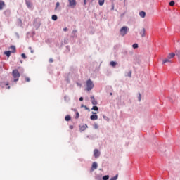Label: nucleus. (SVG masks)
<instances>
[{
    "label": "nucleus",
    "instance_id": "nucleus-1",
    "mask_svg": "<svg viewBox=\"0 0 180 180\" xmlns=\"http://www.w3.org/2000/svg\"><path fill=\"white\" fill-rule=\"evenodd\" d=\"M12 75L14 78V82H18V81H19V78L20 77V73L19 72V71L15 69L12 72Z\"/></svg>",
    "mask_w": 180,
    "mask_h": 180
},
{
    "label": "nucleus",
    "instance_id": "nucleus-2",
    "mask_svg": "<svg viewBox=\"0 0 180 180\" xmlns=\"http://www.w3.org/2000/svg\"><path fill=\"white\" fill-rule=\"evenodd\" d=\"M129 32V27L127 26H124L122 27L120 30V36H122V37L124 36H126V34H127V32Z\"/></svg>",
    "mask_w": 180,
    "mask_h": 180
},
{
    "label": "nucleus",
    "instance_id": "nucleus-3",
    "mask_svg": "<svg viewBox=\"0 0 180 180\" xmlns=\"http://www.w3.org/2000/svg\"><path fill=\"white\" fill-rule=\"evenodd\" d=\"M94 82H92L91 79H89L86 81V90L91 91L94 89Z\"/></svg>",
    "mask_w": 180,
    "mask_h": 180
},
{
    "label": "nucleus",
    "instance_id": "nucleus-4",
    "mask_svg": "<svg viewBox=\"0 0 180 180\" xmlns=\"http://www.w3.org/2000/svg\"><path fill=\"white\" fill-rule=\"evenodd\" d=\"M171 63H172V60H171L168 58H167L162 60L163 65H167V64H171Z\"/></svg>",
    "mask_w": 180,
    "mask_h": 180
},
{
    "label": "nucleus",
    "instance_id": "nucleus-5",
    "mask_svg": "<svg viewBox=\"0 0 180 180\" xmlns=\"http://www.w3.org/2000/svg\"><path fill=\"white\" fill-rule=\"evenodd\" d=\"M86 129H88V125L86 124L79 126V130L81 131H85V130H86Z\"/></svg>",
    "mask_w": 180,
    "mask_h": 180
},
{
    "label": "nucleus",
    "instance_id": "nucleus-6",
    "mask_svg": "<svg viewBox=\"0 0 180 180\" xmlns=\"http://www.w3.org/2000/svg\"><path fill=\"white\" fill-rule=\"evenodd\" d=\"M94 155L96 158H98L101 155V152L98 149H95L94 152Z\"/></svg>",
    "mask_w": 180,
    "mask_h": 180
},
{
    "label": "nucleus",
    "instance_id": "nucleus-7",
    "mask_svg": "<svg viewBox=\"0 0 180 180\" xmlns=\"http://www.w3.org/2000/svg\"><path fill=\"white\" fill-rule=\"evenodd\" d=\"M70 6H75L77 1L75 0H68Z\"/></svg>",
    "mask_w": 180,
    "mask_h": 180
},
{
    "label": "nucleus",
    "instance_id": "nucleus-8",
    "mask_svg": "<svg viewBox=\"0 0 180 180\" xmlns=\"http://www.w3.org/2000/svg\"><path fill=\"white\" fill-rule=\"evenodd\" d=\"M91 103H92V105H98V101H96L95 100V96H91Z\"/></svg>",
    "mask_w": 180,
    "mask_h": 180
},
{
    "label": "nucleus",
    "instance_id": "nucleus-9",
    "mask_svg": "<svg viewBox=\"0 0 180 180\" xmlns=\"http://www.w3.org/2000/svg\"><path fill=\"white\" fill-rule=\"evenodd\" d=\"M139 34L141 36V37H146V29L143 28L141 31H140Z\"/></svg>",
    "mask_w": 180,
    "mask_h": 180
},
{
    "label": "nucleus",
    "instance_id": "nucleus-10",
    "mask_svg": "<svg viewBox=\"0 0 180 180\" xmlns=\"http://www.w3.org/2000/svg\"><path fill=\"white\" fill-rule=\"evenodd\" d=\"M98 168V163L96 162H93L91 169L94 171V169H96Z\"/></svg>",
    "mask_w": 180,
    "mask_h": 180
},
{
    "label": "nucleus",
    "instance_id": "nucleus-11",
    "mask_svg": "<svg viewBox=\"0 0 180 180\" xmlns=\"http://www.w3.org/2000/svg\"><path fill=\"white\" fill-rule=\"evenodd\" d=\"M174 57H175V53H169L168 56H167V58L169 60H171L172 58H174Z\"/></svg>",
    "mask_w": 180,
    "mask_h": 180
},
{
    "label": "nucleus",
    "instance_id": "nucleus-12",
    "mask_svg": "<svg viewBox=\"0 0 180 180\" xmlns=\"http://www.w3.org/2000/svg\"><path fill=\"white\" fill-rule=\"evenodd\" d=\"M91 120H98V115H92L90 116Z\"/></svg>",
    "mask_w": 180,
    "mask_h": 180
},
{
    "label": "nucleus",
    "instance_id": "nucleus-13",
    "mask_svg": "<svg viewBox=\"0 0 180 180\" xmlns=\"http://www.w3.org/2000/svg\"><path fill=\"white\" fill-rule=\"evenodd\" d=\"M4 6H5V2L4 1H0V11L4 9Z\"/></svg>",
    "mask_w": 180,
    "mask_h": 180
},
{
    "label": "nucleus",
    "instance_id": "nucleus-14",
    "mask_svg": "<svg viewBox=\"0 0 180 180\" xmlns=\"http://www.w3.org/2000/svg\"><path fill=\"white\" fill-rule=\"evenodd\" d=\"M25 4H26L27 8H29L30 9V8H32V3H30V1L26 0Z\"/></svg>",
    "mask_w": 180,
    "mask_h": 180
},
{
    "label": "nucleus",
    "instance_id": "nucleus-15",
    "mask_svg": "<svg viewBox=\"0 0 180 180\" xmlns=\"http://www.w3.org/2000/svg\"><path fill=\"white\" fill-rule=\"evenodd\" d=\"M139 16H140L141 18H146V12H144V11H141V12L139 13Z\"/></svg>",
    "mask_w": 180,
    "mask_h": 180
},
{
    "label": "nucleus",
    "instance_id": "nucleus-16",
    "mask_svg": "<svg viewBox=\"0 0 180 180\" xmlns=\"http://www.w3.org/2000/svg\"><path fill=\"white\" fill-rule=\"evenodd\" d=\"M11 53H16V46H13V45H12L11 46Z\"/></svg>",
    "mask_w": 180,
    "mask_h": 180
},
{
    "label": "nucleus",
    "instance_id": "nucleus-17",
    "mask_svg": "<svg viewBox=\"0 0 180 180\" xmlns=\"http://www.w3.org/2000/svg\"><path fill=\"white\" fill-rule=\"evenodd\" d=\"M12 53V51H6L4 52V54L7 56V57H11V53Z\"/></svg>",
    "mask_w": 180,
    "mask_h": 180
},
{
    "label": "nucleus",
    "instance_id": "nucleus-18",
    "mask_svg": "<svg viewBox=\"0 0 180 180\" xmlns=\"http://www.w3.org/2000/svg\"><path fill=\"white\" fill-rule=\"evenodd\" d=\"M117 63H116L115 61H111L110 63V65H111V67H116Z\"/></svg>",
    "mask_w": 180,
    "mask_h": 180
},
{
    "label": "nucleus",
    "instance_id": "nucleus-19",
    "mask_svg": "<svg viewBox=\"0 0 180 180\" xmlns=\"http://www.w3.org/2000/svg\"><path fill=\"white\" fill-rule=\"evenodd\" d=\"M175 56H177L178 58L180 59V50L176 51Z\"/></svg>",
    "mask_w": 180,
    "mask_h": 180
},
{
    "label": "nucleus",
    "instance_id": "nucleus-20",
    "mask_svg": "<svg viewBox=\"0 0 180 180\" xmlns=\"http://www.w3.org/2000/svg\"><path fill=\"white\" fill-rule=\"evenodd\" d=\"M103 4H105V0H98V5L100 6H103Z\"/></svg>",
    "mask_w": 180,
    "mask_h": 180
},
{
    "label": "nucleus",
    "instance_id": "nucleus-21",
    "mask_svg": "<svg viewBox=\"0 0 180 180\" xmlns=\"http://www.w3.org/2000/svg\"><path fill=\"white\" fill-rule=\"evenodd\" d=\"M65 120L66 122H70V120H71V117L70 115H67L65 116Z\"/></svg>",
    "mask_w": 180,
    "mask_h": 180
},
{
    "label": "nucleus",
    "instance_id": "nucleus-22",
    "mask_svg": "<svg viewBox=\"0 0 180 180\" xmlns=\"http://www.w3.org/2000/svg\"><path fill=\"white\" fill-rule=\"evenodd\" d=\"M92 110H96V111H98L99 110V108H98V106L95 105V106H93V108H91Z\"/></svg>",
    "mask_w": 180,
    "mask_h": 180
},
{
    "label": "nucleus",
    "instance_id": "nucleus-23",
    "mask_svg": "<svg viewBox=\"0 0 180 180\" xmlns=\"http://www.w3.org/2000/svg\"><path fill=\"white\" fill-rule=\"evenodd\" d=\"M52 20H57L58 17L56 15H53L51 17Z\"/></svg>",
    "mask_w": 180,
    "mask_h": 180
},
{
    "label": "nucleus",
    "instance_id": "nucleus-24",
    "mask_svg": "<svg viewBox=\"0 0 180 180\" xmlns=\"http://www.w3.org/2000/svg\"><path fill=\"white\" fill-rule=\"evenodd\" d=\"M169 5L170 6H174V5H175V1H171L169 3Z\"/></svg>",
    "mask_w": 180,
    "mask_h": 180
},
{
    "label": "nucleus",
    "instance_id": "nucleus-25",
    "mask_svg": "<svg viewBox=\"0 0 180 180\" xmlns=\"http://www.w3.org/2000/svg\"><path fill=\"white\" fill-rule=\"evenodd\" d=\"M133 49H139V44H134L132 45Z\"/></svg>",
    "mask_w": 180,
    "mask_h": 180
},
{
    "label": "nucleus",
    "instance_id": "nucleus-26",
    "mask_svg": "<svg viewBox=\"0 0 180 180\" xmlns=\"http://www.w3.org/2000/svg\"><path fill=\"white\" fill-rule=\"evenodd\" d=\"M117 178H119V175H115L114 177L111 178L110 180H117Z\"/></svg>",
    "mask_w": 180,
    "mask_h": 180
},
{
    "label": "nucleus",
    "instance_id": "nucleus-27",
    "mask_svg": "<svg viewBox=\"0 0 180 180\" xmlns=\"http://www.w3.org/2000/svg\"><path fill=\"white\" fill-rule=\"evenodd\" d=\"M81 108H84L85 110H89V108H88L86 105H84V104L81 105Z\"/></svg>",
    "mask_w": 180,
    "mask_h": 180
},
{
    "label": "nucleus",
    "instance_id": "nucleus-28",
    "mask_svg": "<svg viewBox=\"0 0 180 180\" xmlns=\"http://www.w3.org/2000/svg\"><path fill=\"white\" fill-rule=\"evenodd\" d=\"M70 49L69 46H66V50H65V53H70Z\"/></svg>",
    "mask_w": 180,
    "mask_h": 180
},
{
    "label": "nucleus",
    "instance_id": "nucleus-29",
    "mask_svg": "<svg viewBox=\"0 0 180 180\" xmlns=\"http://www.w3.org/2000/svg\"><path fill=\"white\" fill-rule=\"evenodd\" d=\"M103 180H108V179H109V175H105V176H103Z\"/></svg>",
    "mask_w": 180,
    "mask_h": 180
},
{
    "label": "nucleus",
    "instance_id": "nucleus-30",
    "mask_svg": "<svg viewBox=\"0 0 180 180\" xmlns=\"http://www.w3.org/2000/svg\"><path fill=\"white\" fill-rule=\"evenodd\" d=\"M58 6H60V2L58 1V2H56L55 9L57 10V8H58Z\"/></svg>",
    "mask_w": 180,
    "mask_h": 180
},
{
    "label": "nucleus",
    "instance_id": "nucleus-31",
    "mask_svg": "<svg viewBox=\"0 0 180 180\" xmlns=\"http://www.w3.org/2000/svg\"><path fill=\"white\" fill-rule=\"evenodd\" d=\"M72 34H74V36H75V37H77V30H73V31H72Z\"/></svg>",
    "mask_w": 180,
    "mask_h": 180
},
{
    "label": "nucleus",
    "instance_id": "nucleus-32",
    "mask_svg": "<svg viewBox=\"0 0 180 180\" xmlns=\"http://www.w3.org/2000/svg\"><path fill=\"white\" fill-rule=\"evenodd\" d=\"M76 119H79V112H76V117H75Z\"/></svg>",
    "mask_w": 180,
    "mask_h": 180
},
{
    "label": "nucleus",
    "instance_id": "nucleus-33",
    "mask_svg": "<svg viewBox=\"0 0 180 180\" xmlns=\"http://www.w3.org/2000/svg\"><path fill=\"white\" fill-rule=\"evenodd\" d=\"M127 77H131V71H129L127 75Z\"/></svg>",
    "mask_w": 180,
    "mask_h": 180
},
{
    "label": "nucleus",
    "instance_id": "nucleus-34",
    "mask_svg": "<svg viewBox=\"0 0 180 180\" xmlns=\"http://www.w3.org/2000/svg\"><path fill=\"white\" fill-rule=\"evenodd\" d=\"M138 99H139V102H140V101H141V94L140 93H139Z\"/></svg>",
    "mask_w": 180,
    "mask_h": 180
},
{
    "label": "nucleus",
    "instance_id": "nucleus-35",
    "mask_svg": "<svg viewBox=\"0 0 180 180\" xmlns=\"http://www.w3.org/2000/svg\"><path fill=\"white\" fill-rule=\"evenodd\" d=\"M21 57H22V58H24V60H25V58H26V54L22 53V54H21Z\"/></svg>",
    "mask_w": 180,
    "mask_h": 180
},
{
    "label": "nucleus",
    "instance_id": "nucleus-36",
    "mask_svg": "<svg viewBox=\"0 0 180 180\" xmlns=\"http://www.w3.org/2000/svg\"><path fill=\"white\" fill-rule=\"evenodd\" d=\"M94 129H98L99 126L98 125V124H94Z\"/></svg>",
    "mask_w": 180,
    "mask_h": 180
},
{
    "label": "nucleus",
    "instance_id": "nucleus-37",
    "mask_svg": "<svg viewBox=\"0 0 180 180\" xmlns=\"http://www.w3.org/2000/svg\"><path fill=\"white\" fill-rule=\"evenodd\" d=\"M25 81H26V82H30V78L25 77Z\"/></svg>",
    "mask_w": 180,
    "mask_h": 180
},
{
    "label": "nucleus",
    "instance_id": "nucleus-38",
    "mask_svg": "<svg viewBox=\"0 0 180 180\" xmlns=\"http://www.w3.org/2000/svg\"><path fill=\"white\" fill-rule=\"evenodd\" d=\"M63 32H68V28L67 27L63 28Z\"/></svg>",
    "mask_w": 180,
    "mask_h": 180
},
{
    "label": "nucleus",
    "instance_id": "nucleus-39",
    "mask_svg": "<svg viewBox=\"0 0 180 180\" xmlns=\"http://www.w3.org/2000/svg\"><path fill=\"white\" fill-rule=\"evenodd\" d=\"M69 129H70V130H72V129H74V127H73L72 125H70V126L69 127Z\"/></svg>",
    "mask_w": 180,
    "mask_h": 180
},
{
    "label": "nucleus",
    "instance_id": "nucleus-40",
    "mask_svg": "<svg viewBox=\"0 0 180 180\" xmlns=\"http://www.w3.org/2000/svg\"><path fill=\"white\" fill-rule=\"evenodd\" d=\"M79 101H80L81 102H82V101H84V98L80 97V98H79Z\"/></svg>",
    "mask_w": 180,
    "mask_h": 180
},
{
    "label": "nucleus",
    "instance_id": "nucleus-41",
    "mask_svg": "<svg viewBox=\"0 0 180 180\" xmlns=\"http://www.w3.org/2000/svg\"><path fill=\"white\" fill-rule=\"evenodd\" d=\"M49 63H53V58L49 59Z\"/></svg>",
    "mask_w": 180,
    "mask_h": 180
},
{
    "label": "nucleus",
    "instance_id": "nucleus-42",
    "mask_svg": "<svg viewBox=\"0 0 180 180\" xmlns=\"http://www.w3.org/2000/svg\"><path fill=\"white\" fill-rule=\"evenodd\" d=\"M84 5H86V0H84Z\"/></svg>",
    "mask_w": 180,
    "mask_h": 180
},
{
    "label": "nucleus",
    "instance_id": "nucleus-43",
    "mask_svg": "<svg viewBox=\"0 0 180 180\" xmlns=\"http://www.w3.org/2000/svg\"><path fill=\"white\" fill-rule=\"evenodd\" d=\"M31 53H32V54H33L34 53V51L31 50Z\"/></svg>",
    "mask_w": 180,
    "mask_h": 180
},
{
    "label": "nucleus",
    "instance_id": "nucleus-44",
    "mask_svg": "<svg viewBox=\"0 0 180 180\" xmlns=\"http://www.w3.org/2000/svg\"><path fill=\"white\" fill-rule=\"evenodd\" d=\"M4 85H6V86H8V85H9V84H8V83H6V84H4Z\"/></svg>",
    "mask_w": 180,
    "mask_h": 180
},
{
    "label": "nucleus",
    "instance_id": "nucleus-45",
    "mask_svg": "<svg viewBox=\"0 0 180 180\" xmlns=\"http://www.w3.org/2000/svg\"><path fill=\"white\" fill-rule=\"evenodd\" d=\"M93 115H96V112H92Z\"/></svg>",
    "mask_w": 180,
    "mask_h": 180
},
{
    "label": "nucleus",
    "instance_id": "nucleus-46",
    "mask_svg": "<svg viewBox=\"0 0 180 180\" xmlns=\"http://www.w3.org/2000/svg\"><path fill=\"white\" fill-rule=\"evenodd\" d=\"M19 21H20V23H21V25H22V20H19Z\"/></svg>",
    "mask_w": 180,
    "mask_h": 180
},
{
    "label": "nucleus",
    "instance_id": "nucleus-47",
    "mask_svg": "<svg viewBox=\"0 0 180 180\" xmlns=\"http://www.w3.org/2000/svg\"><path fill=\"white\" fill-rule=\"evenodd\" d=\"M11 89V86H8L7 89Z\"/></svg>",
    "mask_w": 180,
    "mask_h": 180
},
{
    "label": "nucleus",
    "instance_id": "nucleus-48",
    "mask_svg": "<svg viewBox=\"0 0 180 180\" xmlns=\"http://www.w3.org/2000/svg\"><path fill=\"white\" fill-rule=\"evenodd\" d=\"M114 9H115V7H114V6H112V10H114Z\"/></svg>",
    "mask_w": 180,
    "mask_h": 180
},
{
    "label": "nucleus",
    "instance_id": "nucleus-49",
    "mask_svg": "<svg viewBox=\"0 0 180 180\" xmlns=\"http://www.w3.org/2000/svg\"><path fill=\"white\" fill-rule=\"evenodd\" d=\"M29 49H30V50H32V47L30 46V47H29Z\"/></svg>",
    "mask_w": 180,
    "mask_h": 180
},
{
    "label": "nucleus",
    "instance_id": "nucleus-50",
    "mask_svg": "<svg viewBox=\"0 0 180 180\" xmlns=\"http://www.w3.org/2000/svg\"><path fill=\"white\" fill-rule=\"evenodd\" d=\"M110 95H112V93H110Z\"/></svg>",
    "mask_w": 180,
    "mask_h": 180
}]
</instances>
